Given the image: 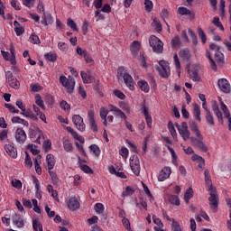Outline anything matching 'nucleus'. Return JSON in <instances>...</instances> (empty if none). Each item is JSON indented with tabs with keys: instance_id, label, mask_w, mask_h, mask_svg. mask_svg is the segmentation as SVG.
<instances>
[{
	"instance_id": "62",
	"label": "nucleus",
	"mask_w": 231,
	"mask_h": 231,
	"mask_svg": "<svg viewBox=\"0 0 231 231\" xmlns=\"http://www.w3.org/2000/svg\"><path fill=\"white\" fill-rule=\"evenodd\" d=\"M12 186L14 187V189H22L23 188V182L19 180H12Z\"/></svg>"
},
{
	"instance_id": "24",
	"label": "nucleus",
	"mask_w": 231,
	"mask_h": 231,
	"mask_svg": "<svg viewBox=\"0 0 231 231\" xmlns=\"http://www.w3.org/2000/svg\"><path fill=\"white\" fill-rule=\"evenodd\" d=\"M194 198V190L191 188H189L184 193V200L187 205H189L190 199Z\"/></svg>"
},
{
	"instance_id": "23",
	"label": "nucleus",
	"mask_w": 231,
	"mask_h": 231,
	"mask_svg": "<svg viewBox=\"0 0 231 231\" xmlns=\"http://www.w3.org/2000/svg\"><path fill=\"white\" fill-rule=\"evenodd\" d=\"M80 75L84 84H91L93 82V76L86 73V71L81 70Z\"/></svg>"
},
{
	"instance_id": "18",
	"label": "nucleus",
	"mask_w": 231,
	"mask_h": 231,
	"mask_svg": "<svg viewBox=\"0 0 231 231\" xmlns=\"http://www.w3.org/2000/svg\"><path fill=\"white\" fill-rule=\"evenodd\" d=\"M13 223L18 226V228H23V226H24V220L21 217V215L18 214L13 215Z\"/></svg>"
},
{
	"instance_id": "27",
	"label": "nucleus",
	"mask_w": 231,
	"mask_h": 231,
	"mask_svg": "<svg viewBox=\"0 0 231 231\" xmlns=\"http://www.w3.org/2000/svg\"><path fill=\"white\" fill-rule=\"evenodd\" d=\"M138 86L142 91H143L144 93H149L150 88H149V83H147V81L140 80L138 81Z\"/></svg>"
},
{
	"instance_id": "37",
	"label": "nucleus",
	"mask_w": 231,
	"mask_h": 231,
	"mask_svg": "<svg viewBox=\"0 0 231 231\" xmlns=\"http://www.w3.org/2000/svg\"><path fill=\"white\" fill-rule=\"evenodd\" d=\"M168 199H169V201H170V203L171 205H176L177 207H179V205H180V198H178V196H176V195H170L168 197Z\"/></svg>"
},
{
	"instance_id": "2",
	"label": "nucleus",
	"mask_w": 231,
	"mask_h": 231,
	"mask_svg": "<svg viewBox=\"0 0 231 231\" xmlns=\"http://www.w3.org/2000/svg\"><path fill=\"white\" fill-rule=\"evenodd\" d=\"M209 206L213 212H217V207L219 206V196L217 195V191H216V188L214 186L209 187Z\"/></svg>"
},
{
	"instance_id": "6",
	"label": "nucleus",
	"mask_w": 231,
	"mask_h": 231,
	"mask_svg": "<svg viewBox=\"0 0 231 231\" xmlns=\"http://www.w3.org/2000/svg\"><path fill=\"white\" fill-rule=\"evenodd\" d=\"M5 82L10 88H13V89H19V88H21V83H19L17 78L14 76V73L10 70L5 72Z\"/></svg>"
},
{
	"instance_id": "60",
	"label": "nucleus",
	"mask_w": 231,
	"mask_h": 231,
	"mask_svg": "<svg viewBox=\"0 0 231 231\" xmlns=\"http://www.w3.org/2000/svg\"><path fill=\"white\" fill-rule=\"evenodd\" d=\"M25 165H27V167H32L33 165V162H32V157H30L28 152H25Z\"/></svg>"
},
{
	"instance_id": "49",
	"label": "nucleus",
	"mask_w": 231,
	"mask_h": 231,
	"mask_svg": "<svg viewBox=\"0 0 231 231\" xmlns=\"http://www.w3.org/2000/svg\"><path fill=\"white\" fill-rule=\"evenodd\" d=\"M29 42H32V44H41V40L36 34H32L29 38Z\"/></svg>"
},
{
	"instance_id": "30",
	"label": "nucleus",
	"mask_w": 231,
	"mask_h": 231,
	"mask_svg": "<svg viewBox=\"0 0 231 231\" xmlns=\"http://www.w3.org/2000/svg\"><path fill=\"white\" fill-rule=\"evenodd\" d=\"M178 14L180 15H189V17H192V11L189 10L187 7H179Z\"/></svg>"
},
{
	"instance_id": "39",
	"label": "nucleus",
	"mask_w": 231,
	"mask_h": 231,
	"mask_svg": "<svg viewBox=\"0 0 231 231\" xmlns=\"http://www.w3.org/2000/svg\"><path fill=\"white\" fill-rule=\"evenodd\" d=\"M35 103L39 106V107L43 109V111L46 110V106H44V101H42V97H41L40 95H37L35 97Z\"/></svg>"
},
{
	"instance_id": "58",
	"label": "nucleus",
	"mask_w": 231,
	"mask_h": 231,
	"mask_svg": "<svg viewBox=\"0 0 231 231\" xmlns=\"http://www.w3.org/2000/svg\"><path fill=\"white\" fill-rule=\"evenodd\" d=\"M119 154L122 156V158H125V160H127V157L129 156V150L124 147L119 151Z\"/></svg>"
},
{
	"instance_id": "50",
	"label": "nucleus",
	"mask_w": 231,
	"mask_h": 231,
	"mask_svg": "<svg viewBox=\"0 0 231 231\" xmlns=\"http://www.w3.org/2000/svg\"><path fill=\"white\" fill-rule=\"evenodd\" d=\"M23 6L27 8H33L35 6V0H22Z\"/></svg>"
},
{
	"instance_id": "42",
	"label": "nucleus",
	"mask_w": 231,
	"mask_h": 231,
	"mask_svg": "<svg viewBox=\"0 0 231 231\" xmlns=\"http://www.w3.org/2000/svg\"><path fill=\"white\" fill-rule=\"evenodd\" d=\"M34 129H30L29 131V136L30 138H35L36 136H39V132L37 129H39V126L37 125H33Z\"/></svg>"
},
{
	"instance_id": "44",
	"label": "nucleus",
	"mask_w": 231,
	"mask_h": 231,
	"mask_svg": "<svg viewBox=\"0 0 231 231\" xmlns=\"http://www.w3.org/2000/svg\"><path fill=\"white\" fill-rule=\"evenodd\" d=\"M221 109L226 116V118H230V110H228V107L226 106L224 102L221 101Z\"/></svg>"
},
{
	"instance_id": "64",
	"label": "nucleus",
	"mask_w": 231,
	"mask_h": 231,
	"mask_svg": "<svg viewBox=\"0 0 231 231\" xmlns=\"http://www.w3.org/2000/svg\"><path fill=\"white\" fill-rule=\"evenodd\" d=\"M122 223L124 226L126 228V230H131V222L129 221L128 218L124 217Z\"/></svg>"
},
{
	"instance_id": "17",
	"label": "nucleus",
	"mask_w": 231,
	"mask_h": 231,
	"mask_svg": "<svg viewBox=\"0 0 231 231\" xmlns=\"http://www.w3.org/2000/svg\"><path fill=\"white\" fill-rule=\"evenodd\" d=\"M193 116L197 122H201V109L197 103H193Z\"/></svg>"
},
{
	"instance_id": "21",
	"label": "nucleus",
	"mask_w": 231,
	"mask_h": 231,
	"mask_svg": "<svg viewBox=\"0 0 231 231\" xmlns=\"http://www.w3.org/2000/svg\"><path fill=\"white\" fill-rule=\"evenodd\" d=\"M46 162H47L48 171H52L53 167H55V156H53V154L51 153L47 154Z\"/></svg>"
},
{
	"instance_id": "14",
	"label": "nucleus",
	"mask_w": 231,
	"mask_h": 231,
	"mask_svg": "<svg viewBox=\"0 0 231 231\" xmlns=\"http://www.w3.org/2000/svg\"><path fill=\"white\" fill-rule=\"evenodd\" d=\"M68 207L69 210L75 212V210H79V208H80V202H79V199H77V198L72 197L69 199Z\"/></svg>"
},
{
	"instance_id": "57",
	"label": "nucleus",
	"mask_w": 231,
	"mask_h": 231,
	"mask_svg": "<svg viewBox=\"0 0 231 231\" xmlns=\"http://www.w3.org/2000/svg\"><path fill=\"white\" fill-rule=\"evenodd\" d=\"M172 221L171 231H181V226H180V223H178V221H174V218Z\"/></svg>"
},
{
	"instance_id": "22",
	"label": "nucleus",
	"mask_w": 231,
	"mask_h": 231,
	"mask_svg": "<svg viewBox=\"0 0 231 231\" xmlns=\"http://www.w3.org/2000/svg\"><path fill=\"white\" fill-rule=\"evenodd\" d=\"M131 51L134 57H138V51H140V42H133V43L131 44Z\"/></svg>"
},
{
	"instance_id": "20",
	"label": "nucleus",
	"mask_w": 231,
	"mask_h": 231,
	"mask_svg": "<svg viewBox=\"0 0 231 231\" xmlns=\"http://www.w3.org/2000/svg\"><path fill=\"white\" fill-rule=\"evenodd\" d=\"M42 23H43L44 26L53 24V17L51 16V14L48 13H43V15L42 17Z\"/></svg>"
},
{
	"instance_id": "28",
	"label": "nucleus",
	"mask_w": 231,
	"mask_h": 231,
	"mask_svg": "<svg viewBox=\"0 0 231 231\" xmlns=\"http://www.w3.org/2000/svg\"><path fill=\"white\" fill-rule=\"evenodd\" d=\"M171 48L173 50H176L177 48H180V46H181V41L180 40V36H175L172 38L171 42Z\"/></svg>"
},
{
	"instance_id": "26",
	"label": "nucleus",
	"mask_w": 231,
	"mask_h": 231,
	"mask_svg": "<svg viewBox=\"0 0 231 231\" xmlns=\"http://www.w3.org/2000/svg\"><path fill=\"white\" fill-rule=\"evenodd\" d=\"M143 113L144 115L145 121L148 127H151V125H152V117L149 116V111L147 110V107L145 106L143 107Z\"/></svg>"
},
{
	"instance_id": "61",
	"label": "nucleus",
	"mask_w": 231,
	"mask_h": 231,
	"mask_svg": "<svg viewBox=\"0 0 231 231\" xmlns=\"http://www.w3.org/2000/svg\"><path fill=\"white\" fill-rule=\"evenodd\" d=\"M32 183L35 184L36 192L42 191L41 190V183L39 182V179L32 175Z\"/></svg>"
},
{
	"instance_id": "25",
	"label": "nucleus",
	"mask_w": 231,
	"mask_h": 231,
	"mask_svg": "<svg viewBox=\"0 0 231 231\" xmlns=\"http://www.w3.org/2000/svg\"><path fill=\"white\" fill-rule=\"evenodd\" d=\"M205 118L208 125L210 127L216 125V121H214V116L212 115V112H208Z\"/></svg>"
},
{
	"instance_id": "51",
	"label": "nucleus",
	"mask_w": 231,
	"mask_h": 231,
	"mask_svg": "<svg viewBox=\"0 0 231 231\" xmlns=\"http://www.w3.org/2000/svg\"><path fill=\"white\" fill-rule=\"evenodd\" d=\"M152 1L151 0H144V8L146 10V12H152Z\"/></svg>"
},
{
	"instance_id": "36",
	"label": "nucleus",
	"mask_w": 231,
	"mask_h": 231,
	"mask_svg": "<svg viewBox=\"0 0 231 231\" xmlns=\"http://www.w3.org/2000/svg\"><path fill=\"white\" fill-rule=\"evenodd\" d=\"M215 60L219 64H225V55L221 51L216 52Z\"/></svg>"
},
{
	"instance_id": "5",
	"label": "nucleus",
	"mask_w": 231,
	"mask_h": 231,
	"mask_svg": "<svg viewBox=\"0 0 231 231\" xmlns=\"http://www.w3.org/2000/svg\"><path fill=\"white\" fill-rule=\"evenodd\" d=\"M149 42L154 53H162L163 42H162V40H160V38L156 37L155 35L151 36L149 39Z\"/></svg>"
},
{
	"instance_id": "11",
	"label": "nucleus",
	"mask_w": 231,
	"mask_h": 231,
	"mask_svg": "<svg viewBox=\"0 0 231 231\" xmlns=\"http://www.w3.org/2000/svg\"><path fill=\"white\" fill-rule=\"evenodd\" d=\"M26 132L23 128H17L15 131V140L17 143L23 144L26 142Z\"/></svg>"
},
{
	"instance_id": "15",
	"label": "nucleus",
	"mask_w": 231,
	"mask_h": 231,
	"mask_svg": "<svg viewBox=\"0 0 231 231\" xmlns=\"http://www.w3.org/2000/svg\"><path fill=\"white\" fill-rule=\"evenodd\" d=\"M179 56L180 57V59H182V60L189 62V60H190V57H191L190 50L189 48L180 50L179 52Z\"/></svg>"
},
{
	"instance_id": "63",
	"label": "nucleus",
	"mask_w": 231,
	"mask_h": 231,
	"mask_svg": "<svg viewBox=\"0 0 231 231\" xmlns=\"http://www.w3.org/2000/svg\"><path fill=\"white\" fill-rule=\"evenodd\" d=\"M32 206H33V210L34 212H37V214H41V208L37 204V199H33L32 200Z\"/></svg>"
},
{
	"instance_id": "8",
	"label": "nucleus",
	"mask_w": 231,
	"mask_h": 231,
	"mask_svg": "<svg viewBox=\"0 0 231 231\" xmlns=\"http://www.w3.org/2000/svg\"><path fill=\"white\" fill-rule=\"evenodd\" d=\"M130 168L134 176H140L142 168L140 167V159H138L137 155H132L130 157Z\"/></svg>"
},
{
	"instance_id": "35",
	"label": "nucleus",
	"mask_w": 231,
	"mask_h": 231,
	"mask_svg": "<svg viewBox=\"0 0 231 231\" xmlns=\"http://www.w3.org/2000/svg\"><path fill=\"white\" fill-rule=\"evenodd\" d=\"M67 25L71 28L72 32H79V27L77 26V23L73 21V19L69 18L67 21Z\"/></svg>"
},
{
	"instance_id": "16",
	"label": "nucleus",
	"mask_w": 231,
	"mask_h": 231,
	"mask_svg": "<svg viewBox=\"0 0 231 231\" xmlns=\"http://www.w3.org/2000/svg\"><path fill=\"white\" fill-rule=\"evenodd\" d=\"M189 129L194 133L197 138H201V133L199 128H198V124L194 120H189Z\"/></svg>"
},
{
	"instance_id": "4",
	"label": "nucleus",
	"mask_w": 231,
	"mask_h": 231,
	"mask_svg": "<svg viewBox=\"0 0 231 231\" xmlns=\"http://www.w3.org/2000/svg\"><path fill=\"white\" fill-rule=\"evenodd\" d=\"M60 82L66 88L68 93H73L75 89V79L73 77L69 76V78H66V76L61 75L60 77Z\"/></svg>"
},
{
	"instance_id": "47",
	"label": "nucleus",
	"mask_w": 231,
	"mask_h": 231,
	"mask_svg": "<svg viewBox=\"0 0 231 231\" xmlns=\"http://www.w3.org/2000/svg\"><path fill=\"white\" fill-rule=\"evenodd\" d=\"M84 59L87 64H89L90 66H93V64H95V60H93V58L91 57L89 52H85Z\"/></svg>"
},
{
	"instance_id": "3",
	"label": "nucleus",
	"mask_w": 231,
	"mask_h": 231,
	"mask_svg": "<svg viewBox=\"0 0 231 231\" xmlns=\"http://www.w3.org/2000/svg\"><path fill=\"white\" fill-rule=\"evenodd\" d=\"M155 69L162 79H169L171 76V67L167 60L159 61V66H156Z\"/></svg>"
},
{
	"instance_id": "38",
	"label": "nucleus",
	"mask_w": 231,
	"mask_h": 231,
	"mask_svg": "<svg viewBox=\"0 0 231 231\" xmlns=\"http://www.w3.org/2000/svg\"><path fill=\"white\" fill-rule=\"evenodd\" d=\"M32 228L34 231H42V224L37 219L32 220Z\"/></svg>"
},
{
	"instance_id": "43",
	"label": "nucleus",
	"mask_w": 231,
	"mask_h": 231,
	"mask_svg": "<svg viewBox=\"0 0 231 231\" xmlns=\"http://www.w3.org/2000/svg\"><path fill=\"white\" fill-rule=\"evenodd\" d=\"M95 211L97 212V214H104V210L106 209L104 208V204L102 203H97L94 207Z\"/></svg>"
},
{
	"instance_id": "13",
	"label": "nucleus",
	"mask_w": 231,
	"mask_h": 231,
	"mask_svg": "<svg viewBox=\"0 0 231 231\" xmlns=\"http://www.w3.org/2000/svg\"><path fill=\"white\" fill-rule=\"evenodd\" d=\"M171 167H164L159 173V181H165V180H167L171 176Z\"/></svg>"
},
{
	"instance_id": "40",
	"label": "nucleus",
	"mask_w": 231,
	"mask_h": 231,
	"mask_svg": "<svg viewBox=\"0 0 231 231\" xmlns=\"http://www.w3.org/2000/svg\"><path fill=\"white\" fill-rule=\"evenodd\" d=\"M189 77L193 80V82H199L201 81V78L198 74V71L192 70L191 73L189 71Z\"/></svg>"
},
{
	"instance_id": "53",
	"label": "nucleus",
	"mask_w": 231,
	"mask_h": 231,
	"mask_svg": "<svg viewBox=\"0 0 231 231\" xmlns=\"http://www.w3.org/2000/svg\"><path fill=\"white\" fill-rule=\"evenodd\" d=\"M89 148L90 151L93 152V154H95V156H100V148L97 146V144H92Z\"/></svg>"
},
{
	"instance_id": "7",
	"label": "nucleus",
	"mask_w": 231,
	"mask_h": 231,
	"mask_svg": "<svg viewBox=\"0 0 231 231\" xmlns=\"http://www.w3.org/2000/svg\"><path fill=\"white\" fill-rule=\"evenodd\" d=\"M190 143L195 149H198L199 151H201V152H208V147H207V144L203 143V135L201 137H191Z\"/></svg>"
},
{
	"instance_id": "54",
	"label": "nucleus",
	"mask_w": 231,
	"mask_h": 231,
	"mask_svg": "<svg viewBox=\"0 0 231 231\" xmlns=\"http://www.w3.org/2000/svg\"><path fill=\"white\" fill-rule=\"evenodd\" d=\"M46 60H49V62H55L57 60V55L53 53H47L44 55Z\"/></svg>"
},
{
	"instance_id": "12",
	"label": "nucleus",
	"mask_w": 231,
	"mask_h": 231,
	"mask_svg": "<svg viewBox=\"0 0 231 231\" xmlns=\"http://www.w3.org/2000/svg\"><path fill=\"white\" fill-rule=\"evenodd\" d=\"M109 110L111 111V113H113L115 116H116V118L127 120V116L123 111L120 110V108L113 105H109Z\"/></svg>"
},
{
	"instance_id": "56",
	"label": "nucleus",
	"mask_w": 231,
	"mask_h": 231,
	"mask_svg": "<svg viewBox=\"0 0 231 231\" xmlns=\"http://www.w3.org/2000/svg\"><path fill=\"white\" fill-rule=\"evenodd\" d=\"M107 115H109V110H106V107L100 108V118L101 120L106 119Z\"/></svg>"
},
{
	"instance_id": "29",
	"label": "nucleus",
	"mask_w": 231,
	"mask_h": 231,
	"mask_svg": "<svg viewBox=\"0 0 231 231\" xmlns=\"http://www.w3.org/2000/svg\"><path fill=\"white\" fill-rule=\"evenodd\" d=\"M168 128H169V131H170L172 138H174V140H176V142H178V134H176V128H174V124H172V122H170L168 124Z\"/></svg>"
},
{
	"instance_id": "1",
	"label": "nucleus",
	"mask_w": 231,
	"mask_h": 231,
	"mask_svg": "<svg viewBox=\"0 0 231 231\" xmlns=\"http://www.w3.org/2000/svg\"><path fill=\"white\" fill-rule=\"evenodd\" d=\"M117 79L118 80H122L123 79L127 88H129L131 91H134V79L127 73L125 67H119L117 69Z\"/></svg>"
},
{
	"instance_id": "59",
	"label": "nucleus",
	"mask_w": 231,
	"mask_h": 231,
	"mask_svg": "<svg viewBox=\"0 0 231 231\" xmlns=\"http://www.w3.org/2000/svg\"><path fill=\"white\" fill-rule=\"evenodd\" d=\"M152 26L157 31V32H162V30H163L162 28V23L156 20H153V22L152 23Z\"/></svg>"
},
{
	"instance_id": "33",
	"label": "nucleus",
	"mask_w": 231,
	"mask_h": 231,
	"mask_svg": "<svg viewBox=\"0 0 231 231\" xmlns=\"http://www.w3.org/2000/svg\"><path fill=\"white\" fill-rule=\"evenodd\" d=\"M22 115L23 116H26V118H31V120H34L37 121L39 120V117H37V116H35V114H33V112L30 111V110H25L22 113Z\"/></svg>"
},
{
	"instance_id": "10",
	"label": "nucleus",
	"mask_w": 231,
	"mask_h": 231,
	"mask_svg": "<svg viewBox=\"0 0 231 231\" xmlns=\"http://www.w3.org/2000/svg\"><path fill=\"white\" fill-rule=\"evenodd\" d=\"M217 86L222 93L228 94L231 91L230 82L226 79H218Z\"/></svg>"
},
{
	"instance_id": "41",
	"label": "nucleus",
	"mask_w": 231,
	"mask_h": 231,
	"mask_svg": "<svg viewBox=\"0 0 231 231\" xmlns=\"http://www.w3.org/2000/svg\"><path fill=\"white\" fill-rule=\"evenodd\" d=\"M213 24L217 26V28H220L222 32H225V27H223V23L219 21V17L215 16L212 21Z\"/></svg>"
},
{
	"instance_id": "55",
	"label": "nucleus",
	"mask_w": 231,
	"mask_h": 231,
	"mask_svg": "<svg viewBox=\"0 0 231 231\" xmlns=\"http://www.w3.org/2000/svg\"><path fill=\"white\" fill-rule=\"evenodd\" d=\"M80 169L83 172H86V174H93V170L87 164H80Z\"/></svg>"
},
{
	"instance_id": "19",
	"label": "nucleus",
	"mask_w": 231,
	"mask_h": 231,
	"mask_svg": "<svg viewBox=\"0 0 231 231\" xmlns=\"http://www.w3.org/2000/svg\"><path fill=\"white\" fill-rule=\"evenodd\" d=\"M5 150L11 156V158H17V149L12 144H5Z\"/></svg>"
},
{
	"instance_id": "31",
	"label": "nucleus",
	"mask_w": 231,
	"mask_h": 231,
	"mask_svg": "<svg viewBox=\"0 0 231 231\" xmlns=\"http://www.w3.org/2000/svg\"><path fill=\"white\" fill-rule=\"evenodd\" d=\"M179 134H180V136L183 138L184 142H187V140H190V138H192V137H190V131H189V130L181 129L179 131Z\"/></svg>"
},
{
	"instance_id": "48",
	"label": "nucleus",
	"mask_w": 231,
	"mask_h": 231,
	"mask_svg": "<svg viewBox=\"0 0 231 231\" xmlns=\"http://www.w3.org/2000/svg\"><path fill=\"white\" fill-rule=\"evenodd\" d=\"M198 33H199V37H200L201 39V42H203V44H205L207 42V34H205V32L203 31V29L199 28Z\"/></svg>"
},
{
	"instance_id": "45",
	"label": "nucleus",
	"mask_w": 231,
	"mask_h": 231,
	"mask_svg": "<svg viewBox=\"0 0 231 231\" xmlns=\"http://www.w3.org/2000/svg\"><path fill=\"white\" fill-rule=\"evenodd\" d=\"M49 174L52 180L53 185H59V177H57V173L51 171V170H49Z\"/></svg>"
},
{
	"instance_id": "34",
	"label": "nucleus",
	"mask_w": 231,
	"mask_h": 231,
	"mask_svg": "<svg viewBox=\"0 0 231 231\" xmlns=\"http://www.w3.org/2000/svg\"><path fill=\"white\" fill-rule=\"evenodd\" d=\"M63 147H64V150L67 152H71L73 151V144L71 143V141L66 139L64 142H63Z\"/></svg>"
},
{
	"instance_id": "46",
	"label": "nucleus",
	"mask_w": 231,
	"mask_h": 231,
	"mask_svg": "<svg viewBox=\"0 0 231 231\" xmlns=\"http://www.w3.org/2000/svg\"><path fill=\"white\" fill-rule=\"evenodd\" d=\"M205 176V181L208 185L212 186V180L210 179V171H208V169H206L204 171Z\"/></svg>"
},
{
	"instance_id": "52",
	"label": "nucleus",
	"mask_w": 231,
	"mask_h": 231,
	"mask_svg": "<svg viewBox=\"0 0 231 231\" xmlns=\"http://www.w3.org/2000/svg\"><path fill=\"white\" fill-rule=\"evenodd\" d=\"M226 205L230 208V211H229V217H230V219L227 220V225H228L227 228L231 231V199H226Z\"/></svg>"
},
{
	"instance_id": "9",
	"label": "nucleus",
	"mask_w": 231,
	"mask_h": 231,
	"mask_svg": "<svg viewBox=\"0 0 231 231\" xmlns=\"http://www.w3.org/2000/svg\"><path fill=\"white\" fill-rule=\"evenodd\" d=\"M72 122L79 131H80L81 133H84V131H86V125L84 124V119H82V116H80V115H74L72 116Z\"/></svg>"
},
{
	"instance_id": "32",
	"label": "nucleus",
	"mask_w": 231,
	"mask_h": 231,
	"mask_svg": "<svg viewBox=\"0 0 231 231\" xmlns=\"http://www.w3.org/2000/svg\"><path fill=\"white\" fill-rule=\"evenodd\" d=\"M134 189L131 188V186H127L125 190L122 192V198H127L128 196H133L134 194Z\"/></svg>"
}]
</instances>
